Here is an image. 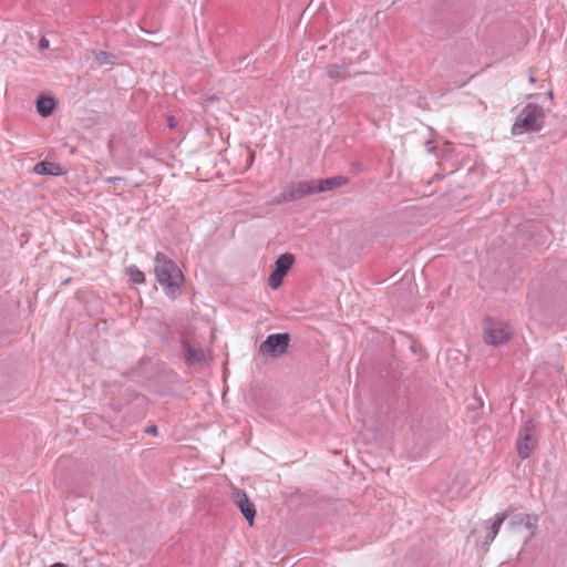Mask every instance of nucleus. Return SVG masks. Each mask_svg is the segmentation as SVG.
I'll use <instances>...</instances> for the list:
<instances>
[{"mask_svg": "<svg viewBox=\"0 0 567 567\" xmlns=\"http://www.w3.org/2000/svg\"><path fill=\"white\" fill-rule=\"evenodd\" d=\"M545 111L543 106L528 103L524 106L512 126L513 135H522L528 132H539L544 127Z\"/></svg>", "mask_w": 567, "mask_h": 567, "instance_id": "obj_2", "label": "nucleus"}, {"mask_svg": "<svg viewBox=\"0 0 567 567\" xmlns=\"http://www.w3.org/2000/svg\"><path fill=\"white\" fill-rule=\"evenodd\" d=\"M511 338L508 327L502 322L487 319L484 327V342L486 344L498 347L507 343Z\"/></svg>", "mask_w": 567, "mask_h": 567, "instance_id": "obj_4", "label": "nucleus"}, {"mask_svg": "<svg viewBox=\"0 0 567 567\" xmlns=\"http://www.w3.org/2000/svg\"><path fill=\"white\" fill-rule=\"evenodd\" d=\"M126 274L130 280L135 285H142L145 282V275L135 265L126 268Z\"/></svg>", "mask_w": 567, "mask_h": 567, "instance_id": "obj_17", "label": "nucleus"}, {"mask_svg": "<svg viewBox=\"0 0 567 567\" xmlns=\"http://www.w3.org/2000/svg\"><path fill=\"white\" fill-rule=\"evenodd\" d=\"M328 75L330 79L339 82L346 80L349 76V73L347 66L332 64L328 69Z\"/></svg>", "mask_w": 567, "mask_h": 567, "instance_id": "obj_15", "label": "nucleus"}, {"mask_svg": "<svg viewBox=\"0 0 567 567\" xmlns=\"http://www.w3.org/2000/svg\"><path fill=\"white\" fill-rule=\"evenodd\" d=\"M33 172L44 176H60L63 174L62 167L59 164L48 161L37 163L33 167Z\"/></svg>", "mask_w": 567, "mask_h": 567, "instance_id": "obj_11", "label": "nucleus"}, {"mask_svg": "<svg viewBox=\"0 0 567 567\" xmlns=\"http://www.w3.org/2000/svg\"><path fill=\"white\" fill-rule=\"evenodd\" d=\"M168 123H169V127L171 128L175 127V123H174V118L173 117H168Z\"/></svg>", "mask_w": 567, "mask_h": 567, "instance_id": "obj_23", "label": "nucleus"}, {"mask_svg": "<svg viewBox=\"0 0 567 567\" xmlns=\"http://www.w3.org/2000/svg\"><path fill=\"white\" fill-rule=\"evenodd\" d=\"M231 496L234 503L240 509L249 526H252L256 517V507L252 502H250L247 494L239 488H234Z\"/></svg>", "mask_w": 567, "mask_h": 567, "instance_id": "obj_6", "label": "nucleus"}, {"mask_svg": "<svg viewBox=\"0 0 567 567\" xmlns=\"http://www.w3.org/2000/svg\"><path fill=\"white\" fill-rule=\"evenodd\" d=\"M317 192L324 193L348 184L349 178L344 176H333L324 179H317Z\"/></svg>", "mask_w": 567, "mask_h": 567, "instance_id": "obj_10", "label": "nucleus"}, {"mask_svg": "<svg viewBox=\"0 0 567 567\" xmlns=\"http://www.w3.org/2000/svg\"><path fill=\"white\" fill-rule=\"evenodd\" d=\"M290 340L288 332L269 334L259 346V352L272 359L280 358L288 351Z\"/></svg>", "mask_w": 567, "mask_h": 567, "instance_id": "obj_3", "label": "nucleus"}, {"mask_svg": "<svg viewBox=\"0 0 567 567\" xmlns=\"http://www.w3.org/2000/svg\"><path fill=\"white\" fill-rule=\"evenodd\" d=\"M508 518V511L496 514L493 523L489 525L488 534L485 537L484 545H489L494 542L496 535L498 534L502 524Z\"/></svg>", "mask_w": 567, "mask_h": 567, "instance_id": "obj_13", "label": "nucleus"}, {"mask_svg": "<svg viewBox=\"0 0 567 567\" xmlns=\"http://www.w3.org/2000/svg\"><path fill=\"white\" fill-rule=\"evenodd\" d=\"M535 447L533 435L519 434L517 441V452L520 458L526 460L530 456Z\"/></svg>", "mask_w": 567, "mask_h": 567, "instance_id": "obj_12", "label": "nucleus"}, {"mask_svg": "<svg viewBox=\"0 0 567 567\" xmlns=\"http://www.w3.org/2000/svg\"><path fill=\"white\" fill-rule=\"evenodd\" d=\"M535 429H536V422L534 419L529 417L524 422V425H523L522 430L519 431V434L533 435Z\"/></svg>", "mask_w": 567, "mask_h": 567, "instance_id": "obj_19", "label": "nucleus"}, {"mask_svg": "<svg viewBox=\"0 0 567 567\" xmlns=\"http://www.w3.org/2000/svg\"><path fill=\"white\" fill-rule=\"evenodd\" d=\"M49 567H68V566L63 563H54V564L50 565Z\"/></svg>", "mask_w": 567, "mask_h": 567, "instance_id": "obj_22", "label": "nucleus"}, {"mask_svg": "<svg viewBox=\"0 0 567 567\" xmlns=\"http://www.w3.org/2000/svg\"><path fill=\"white\" fill-rule=\"evenodd\" d=\"M154 275L156 282L161 285L165 295L171 299H176L181 285L184 281V275L178 266L165 254L157 252L155 256Z\"/></svg>", "mask_w": 567, "mask_h": 567, "instance_id": "obj_1", "label": "nucleus"}, {"mask_svg": "<svg viewBox=\"0 0 567 567\" xmlns=\"http://www.w3.org/2000/svg\"><path fill=\"white\" fill-rule=\"evenodd\" d=\"M284 278V275L272 270L268 277V285L270 286L271 289H278L279 287H281Z\"/></svg>", "mask_w": 567, "mask_h": 567, "instance_id": "obj_18", "label": "nucleus"}, {"mask_svg": "<svg viewBox=\"0 0 567 567\" xmlns=\"http://www.w3.org/2000/svg\"><path fill=\"white\" fill-rule=\"evenodd\" d=\"M39 47H40V49H47V48H49V40H48V39H45V38H42V39L40 40V42H39Z\"/></svg>", "mask_w": 567, "mask_h": 567, "instance_id": "obj_21", "label": "nucleus"}, {"mask_svg": "<svg viewBox=\"0 0 567 567\" xmlns=\"http://www.w3.org/2000/svg\"><path fill=\"white\" fill-rule=\"evenodd\" d=\"M157 431H158V430H157V426H156V425H154V424H153V425H150V426H147V427L145 429V432H146L147 434H151V435H156V434H157Z\"/></svg>", "mask_w": 567, "mask_h": 567, "instance_id": "obj_20", "label": "nucleus"}, {"mask_svg": "<svg viewBox=\"0 0 567 567\" xmlns=\"http://www.w3.org/2000/svg\"><path fill=\"white\" fill-rule=\"evenodd\" d=\"M93 54H94L95 61L100 65H105V64L113 65L116 60V55L105 52V51H102V50L94 51Z\"/></svg>", "mask_w": 567, "mask_h": 567, "instance_id": "obj_16", "label": "nucleus"}, {"mask_svg": "<svg viewBox=\"0 0 567 567\" xmlns=\"http://www.w3.org/2000/svg\"><path fill=\"white\" fill-rule=\"evenodd\" d=\"M109 181L110 182H116V181H121V178L120 177H113V178H110Z\"/></svg>", "mask_w": 567, "mask_h": 567, "instance_id": "obj_24", "label": "nucleus"}, {"mask_svg": "<svg viewBox=\"0 0 567 567\" xmlns=\"http://www.w3.org/2000/svg\"><path fill=\"white\" fill-rule=\"evenodd\" d=\"M183 354L187 365L207 363L205 352L202 348L192 347L187 341L182 342Z\"/></svg>", "mask_w": 567, "mask_h": 567, "instance_id": "obj_8", "label": "nucleus"}, {"mask_svg": "<svg viewBox=\"0 0 567 567\" xmlns=\"http://www.w3.org/2000/svg\"><path fill=\"white\" fill-rule=\"evenodd\" d=\"M295 260L296 259H295V256L292 254H290V252L281 254L275 260L274 271L279 272V274H281L284 276H287V274L289 272V270L293 266Z\"/></svg>", "mask_w": 567, "mask_h": 567, "instance_id": "obj_14", "label": "nucleus"}, {"mask_svg": "<svg viewBox=\"0 0 567 567\" xmlns=\"http://www.w3.org/2000/svg\"><path fill=\"white\" fill-rule=\"evenodd\" d=\"M35 106H37V112L40 116L49 117L50 115L53 114V112L56 107V102H55L54 97H52V96L40 95L37 99Z\"/></svg>", "mask_w": 567, "mask_h": 567, "instance_id": "obj_9", "label": "nucleus"}, {"mask_svg": "<svg viewBox=\"0 0 567 567\" xmlns=\"http://www.w3.org/2000/svg\"><path fill=\"white\" fill-rule=\"evenodd\" d=\"M317 179L302 181L298 182L297 184L290 185L280 195V197L277 199V203L280 204L286 202H292L313 194H319V192H317Z\"/></svg>", "mask_w": 567, "mask_h": 567, "instance_id": "obj_5", "label": "nucleus"}, {"mask_svg": "<svg viewBox=\"0 0 567 567\" xmlns=\"http://www.w3.org/2000/svg\"><path fill=\"white\" fill-rule=\"evenodd\" d=\"M508 518H509L508 526L512 529H516L520 526H524L526 529L533 532L536 529L537 523H538L537 515H532V514H526V513H518V514H513V515L508 514Z\"/></svg>", "mask_w": 567, "mask_h": 567, "instance_id": "obj_7", "label": "nucleus"}]
</instances>
